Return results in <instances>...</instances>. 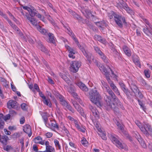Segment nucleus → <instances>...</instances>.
<instances>
[{"label": "nucleus", "mask_w": 152, "mask_h": 152, "mask_svg": "<svg viewBox=\"0 0 152 152\" xmlns=\"http://www.w3.org/2000/svg\"><path fill=\"white\" fill-rule=\"evenodd\" d=\"M123 50L125 54L129 57L131 56V52L129 48L126 46H124L123 48Z\"/></svg>", "instance_id": "25"}, {"label": "nucleus", "mask_w": 152, "mask_h": 152, "mask_svg": "<svg viewBox=\"0 0 152 152\" xmlns=\"http://www.w3.org/2000/svg\"><path fill=\"white\" fill-rule=\"evenodd\" d=\"M109 46L111 50L114 53H115L117 55H118V54L116 50H115L114 45L113 44L111 43L109 45Z\"/></svg>", "instance_id": "37"}, {"label": "nucleus", "mask_w": 152, "mask_h": 152, "mask_svg": "<svg viewBox=\"0 0 152 152\" xmlns=\"http://www.w3.org/2000/svg\"><path fill=\"white\" fill-rule=\"evenodd\" d=\"M73 104L77 111L82 116H83L84 115V111L80 105L77 103L76 102H73Z\"/></svg>", "instance_id": "10"}, {"label": "nucleus", "mask_w": 152, "mask_h": 152, "mask_svg": "<svg viewBox=\"0 0 152 152\" xmlns=\"http://www.w3.org/2000/svg\"><path fill=\"white\" fill-rule=\"evenodd\" d=\"M80 89L83 91H87L88 90V88L83 83V85H82L81 88H80Z\"/></svg>", "instance_id": "51"}, {"label": "nucleus", "mask_w": 152, "mask_h": 152, "mask_svg": "<svg viewBox=\"0 0 152 152\" xmlns=\"http://www.w3.org/2000/svg\"><path fill=\"white\" fill-rule=\"evenodd\" d=\"M74 17L75 18H76V19L78 20L79 22L85 23L87 22L86 20H84L81 16L77 14L75 15Z\"/></svg>", "instance_id": "23"}, {"label": "nucleus", "mask_w": 152, "mask_h": 152, "mask_svg": "<svg viewBox=\"0 0 152 152\" xmlns=\"http://www.w3.org/2000/svg\"><path fill=\"white\" fill-rule=\"evenodd\" d=\"M114 18L115 22L118 26L120 28H122L123 25L127 26V23L126 22V19L124 16L117 14L114 15Z\"/></svg>", "instance_id": "3"}, {"label": "nucleus", "mask_w": 152, "mask_h": 152, "mask_svg": "<svg viewBox=\"0 0 152 152\" xmlns=\"http://www.w3.org/2000/svg\"><path fill=\"white\" fill-rule=\"evenodd\" d=\"M40 114L42 116L45 124H46V122L48 120V113L47 112H40Z\"/></svg>", "instance_id": "26"}, {"label": "nucleus", "mask_w": 152, "mask_h": 152, "mask_svg": "<svg viewBox=\"0 0 152 152\" xmlns=\"http://www.w3.org/2000/svg\"><path fill=\"white\" fill-rule=\"evenodd\" d=\"M69 85L70 86L68 87L67 91L70 94L73 93L76 91L75 87L71 83H70V84Z\"/></svg>", "instance_id": "27"}, {"label": "nucleus", "mask_w": 152, "mask_h": 152, "mask_svg": "<svg viewBox=\"0 0 152 152\" xmlns=\"http://www.w3.org/2000/svg\"><path fill=\"white\" fill-rule=\"evenodd\" d=\"M37 29L42 34L46 35L48 33V30L44 29L41 26L38 25L37 27Z\"/></svg>", "instance_id": "20"}, {"label": "nucleus", "mask_w": 152, "mask_h": 152, "mask_svg": "<svg viewBox=\"0 0 152 152\" xmlns=\"http://www.w3.org/2000/svg\"><path fill=\"white\" fill-rule=\"evenodd\" d=\"M54 142L56 146V147H58L59 150H61V146L59 144V142L58 140L56 139H55L54 140Z\"/></svg>", "instance_id": "43"}, {"label": "nucleus", "mask_w": 152, "mask_h": 152, "mask_svg": "<svg viewBox=\"0 0 152 152\" xmlns=\"http://www.w3.org/2000/svg\"><path fill=\"white\" fill-rule=\"evenodd\" d=\"M55 149L54 148L51 146H47L46 147V152H52L55 151Z\"/></svg>", "instance_id": "35"}, {"label": "nucleus", "mask_w": 152, "mask_h": 152, "mask_svg": "<svg viewBox=\"0 0 152 152\" xmlns=\"http://www.w3.org/2000/svg\"><path fill=\"white\" fill-rule=\"evenodd\" d=\"M49 37L48 42L50 43H52L54 45H56L55 37L53 34L51 33H49L47 35Z\"/></svg>", "instance_id": "16"}, {"label": "nucleus", "mask_w": 152, "mask_h": 152, "mask_svg": "<svg viewBox=\"0 0 152 152\" xmlns=\"http://www.w3.org/2000/svg\"><path fill=\"white\" fill-rule=\"evenodd\" d=\"M138 93V97H137L139 99H142L143 95L142 93L139 90V91L137 92Z\"/></svg>", "instance_id": "54"}, {"label": "nucleus", "mask_w": 152, "mask_h": 152, "mask_svg": "<svg viewBox=\"0 0 152 152\" xmlns=\"http://www.w3.org/2000/svg\"><path fill=\"white\" fill-rule=\"evenodd\" d=\"M108 82L110 84V87L111 88V89H112L116 94L118 95H120V92L118 88L113 83L111 80L108 81Z\"/></svg>", "instance_id": "9"}, {"label": "nucleus", "mask_w": 152, "mask_h": 152, "mask_svg": "<svg viewBox=\"0 0 152 152\" xmlns=\"http://www.w3.org/2000/svg\"><path fill=\"white\" fill-rule=\"evenodd\" d=\"M77 45L79 48L80 50L83 53V54H86V51L85 50V47L84 46L81 45L79 44Z\"/></svg>", "instance_id": "40"}, {"label": "nucleus", "mask_w": 152, "mask_h": 152, "mask_svg": "<svg viewBox=\"0 0 152 152\" xmlns=\"http://www.w3.org/2000/svg\"><path fill=\"white\" fill-rule=\"evenodd\" d=\"M23 130L24 132L28 134L29 137H30L32 135V132L30 126L28 124L25 125L23 127Z\"/></svg>", "instance_id": "11"}, {"label": "nucleus", "mask_w": 152, "mask_h": 152, "mask_svg": "<svg viewBox=\"0 0 152 152\" xmlns=\"http://www.w3.org/2000/svg\"><path fill=\"white\" fill-rule=\"evenodd\" d=\"M116 125L121 131H122L123 130L124 128L122 125L118 122H117Z\"/></svg>", "instance_id": "59"}, {"label": "nucleus", "mask_w": 152, "mask_h": 152, "mask_svg": "<svg viewBox=\"0 0 152 152\" xmlns=\"http://www.w3.org/2000/svg\"><path fill=\"white\" fill-rule=\"evenodd\" d=\"M130 87L131 89L134 94L137 93L139 90L138 87H137L136 85L134 84L131 83L130 85Z\"/></svg>", "instance_id": "24"}, {"label": "nucleus", "mask_w": 152, "mask_h": 152, "mask_svg": "<svg viewBox=\"0 0 152 152\" xmlns=\"http://www.w3.org/2000/svg\"><path fill=\"white\" fill-rule=\"evenodd\" d=\"M30 7H31L29 11H28L31 17L36 16L39 18H41V15L39 13H37L38 11L32 6H30Z\"/></svg>", "instance_id": "7"}, {"label": "nucleus", "mask_w": 152, "mask_h": 152, "mask_svg": "<svg viewBox=\"0 0 152 152\" xmlns=\"http://www.w3.org/2000/svg\"><path fill=\"white\" fill-rule=\"evenodd\" d=\"M67 30L68 31L69 33H68V34L71 36V37L73 39L74 37H75V35L74 33L72 32V31H70L68 28L67 29Z\"/></svg>", "instance_id": "58"}, {"label": "nucleus", "mask_w": 152, "mask_h": 152, "mask_svg": "<svg viewBox=\"0 0 152 152\" xmlns=\"http://www.w3.org/2000/svg\"><path fill=\"white\" fill-rule=\"evenodd\" d=\"M121 131L123 132V134L124 135L125 137L128 138L130 141H132V138L129 135L127 132L126 131H124V129Z\"/></svg>", "instance_id": "39"}, {"label": "nucleus", "mask_w": 152, "mask_h": 152, "mask_svg": "<svg viewBox=\"0 0 152 152\" xmlns=\"http://www.w3.org/2000/svg\"><path fill=\"white\" fill-rule=\"evenodd\" d=\"M141 130L146 137H148L150 135L152 136V128L149 124L144 122Z\"/></svg>", "instance_id": "5"}, {"label": "nucleus", "mask_w": 152, "mask_h": 152, "mask_svg": "<svg viewBox=\"0 0 152 152\" xmlns=\"http://www.w3.org/2000/svg\"><path fill=\"white\" fill-rule=\"evenodd\" d=\"M125 0H120L119 2L120 4L122 6V7H124V6L126 5L127 4L124 1Z\"/></svg>", "instance_id": "57"}, {"label": "nucleus", "mask_w": 152, "mask_h": 152, "mask_svg": "<svg viewBox=\"0 0 152 152\" xmlns=\"http://www.w3.org/2000/svg\"><path fill=\"white\" fill-rule=\"evenodd\" d=\"M107 92L110 96L105 94L104 97L105 102L104 107L107 109H112L115 113H118L119 110L118 108L116 107L115 104L112 101V98L113 101H118V98L115 96L112 90L110 88L106 90Z\"/></svg>", "instance_id": "1"}, {"label": "nucleus", "mask_w": 152, "mask_h": 152, "mask_svg": "<svg viewBox=\"0 0 152 152\" xmlns=\"http://www.w3.org/2000/svg\"><path fill=\"white\" fill-rule=\"evenodd\" d=\"M51 129L53 130L55 129H59V126L55 120L51 121Z\"/></svg>", "instance_id": "21"}, {"label": "nucleus", "mask_w": 152, "mask_h": 152, "mask_svg": "<svg viewBox=\"0 0 152 152\" xmlns=\"http://www.w3.org/2000/svg\"><path fill=\"white\" fill-rule=\"evenodd\" d=\"M142 19L145 22L146 24L148 25V27L150 28H152V26L151 23L148 21L144 17H142Z\"/></svg>", "instance_id": "48"}, {"label": "nucleus", "mask_w": 152, "mask_h": 152, "mask_svg": "<svg viewBox=\"0 0 152 152\" xmlns=\"http://www.w3.org/2000/svg\"><path fill=\"white\" fill-rule=\"evenodd\" d=\"M126 11L129 13L132 14L133 12V11L131 8H130L126 4L123 7Z\"/></svg>", "instance_id": "34"}, {"label": "nucleus", "mask_w": 152, "mask_h": 152, "mask_svg": "<svg viewBox=\"0 0 152 152\" xmlns=\"http://www.w3.org/2000/svg\"><path fill=\"white\" fill-rule=\"evenodd\" d=\"M43 102L46 105L49 106L50 107H52V103L50 102V100L49 99H43Z\"/></svg>", "instance_id": "30"}, {"label": "nucleus", "mask_w": 152, "mask_h": 152, "mask_svg": "<svg viewBox=\"0 0 152 152\" xmlns=\"http://www.w3.org/2000/svg\"><path fill=\"white\" fill-rule=\"evenodd\" d=\"M10 114H7L5 116H4V120L5 121H6L8 120H9L10 119Z\"/></svg>", "instance_id": "62"}, {"label": "nucleus", "mask_w": 152, "mask_h": 152, "mask_svg": "<svg viewBox=\"0 0 152 152\" xmlns=\"http://www.w3.org/2000/svg\"><path fill=\"white\" fill-rule=\"evenodd\" d=\"M65 107L67 109L71 111L72 113H74V110L72 109V107L68 103Z\"/></svg>", "instance_id": "42"}, {"label": "nucleus", "mask_w": 152, "mask_h": 152, "mask_svg": "<svg viewBox=\"0 0 152 152\" xmlns=\"http://www.w3.org/2000/svg\"><path fill=\"white\" fill-rule=\"evenodd\" d=\"M119 84L120 86V87L122 91H124V89L126 88V86L123 82H119Z\"/></svg>", "instance_id": "45"}, {"label": "nucleus", "mask_w": 152, "mask_h": 152, "mask_svg": "<svg viewBox=\"0 0 152 152\" xmlns=\"http://www.w3.org/2000/svg\"><path fill=\"white\" fill-rule=\"evenodd\" d=\"M134 134L135 137H136V138L137 139L138 141H139V140H141V139H142L140 135L138 133H135Z\"/></svg>", "instance_id": "53"}, {"label": "nucleus", "mask_w": 152, "mask_h": 152, "mask_svg": "<svg viewBox=\"0 0 152 152\" xmlns=\"http://www.w3.org/2000/svg\"><path fill=\"white\" fill-rule=\"evenodd\" d=\"M61 104L63 106H65L66 104L68 103V102L65 100H63L61 101L60 102Z\"/></svg>", "instance_id": "64"}, {"label": "nucleus", "mask_w": 152, "mask_h": 152, "mask_svg": "<svg viewBox=\"0 0 152 152\" xmlns=\"http://www.w3.org/2000/svg\"><path fill=\"white\" fill-rule=\"evenodd\" d=\"M89 97L91 101L97 107L102 106L101 96L96 88L90 91Z\"/></svg>", "instance_id": "2"}, {"label": "nucleus", "mask_w": 152, "mask_h": 152, "mask_svg": "<svg viewBox=\"0 0 152 152\" xmlns=\"http://www.w3.org/2000/svg\"><path fill=\"white\" fill-rule=\"evenodd\" d=\"M94 49L95 50L96 52L99 55L102 52L100 50V48L97 46H94Z\"/></svg>", "instance_id": "49"}, {"label": "nucleus", "mask_w": 152, "mask_h": 152, "mask_svg": "<svg viewBox=\"0 0 152 152\" xmlns=\"http://www.w3.org/2000/svg\"><path fill=\"white\" fill-rule=\"evenodd\" d=\"M89 108L96 119L97 120L99 119L100 118L99 113L96 108L93 107L91 104L89 105Z\"/></svg>", "instance_id": "8"}, {"label": "nucleus", "mask_w": 152, "mask_h": 152, "mask_svg": "<svg viewBox=\"0 0 152 152\" xmlns=\"http://www.w3.org/2000/svg\"><path fill=\"white\" fill-rule=\"evenodd\" d=\"M103 72L104 73V75L105 76L107 81L110 80H111L109 76V75H110L109 72H108L107 69L105 68V69H104V70L103 71Z\"/></svg>", "instance_id": "31"}, {"label": "nucleus", "mask_w": 152, "mask_h": 152, "mask_svg": "<svg viewBox=\"0 0 152 152\" xmlns=\"http://www.w3.org/2000/svg\"><path fill=\"white\" fill-rule=\"evenodd\" d=\"M136 99H137L139 105L140 106V107L144 111H145L146 110L145 107L144 106V104H143L142 102L137 97L136 98Z\"/></svg>", "instance_id": "33"}, {"label": "nucleus", "mask_w": 152, "mask_h": 152, "mask_svg": "<svg viewBox=\"0 0 152 152\" xmlns=\"http://www.w3.org/2000/svg\"><path fill=\"white\" fill-rule=\"evenodd\" d=\"M81 142L82 144L85 146L87 145V144L88 142L86 139L84 137L83 139L81 141Z\"/></svg>", "instance_id": "50"}, {"label": "nucleus", "mask_w": 152, "mask_h": 152, "mask_svg": "<svg viewBox=\"0 0 152 152\" xmlns=\"http://www.w3.org/2000/svg\"><path fill=\"white\" fill-rule=\"evenodd\" d=\"M109 137L112 142L115 144V145L119 148L121 149L125 148L126 145L122 144L119 141L118 137L113 133H111L109 135Z\"/></svg>", "instance_id": "4"}, {"label": "nucleus", "mask_w": 152, "mask_h": 152, "mask_svg": "<svg viewBox=\"0 0 152 152\" xmlns=\"http://www.w3.org/2000/svg\"><path fill=\"white\" fill-rule=\"evenodd\" d=\"M59 75L68 85L70 84V83H71V81L65 74L62 73H60Z\"/></svg>", "instance_id": "19"}, {"label": "nucleus", "mask_w": 152, "mask_h": 152, "mask_svg": "<svg viewBox=\"0 0 152 152\" xmlns=\"http://www.w3.org/2000/svg\"><path fill=\"white\" fill-rule=\"evenodd\" d=\"M117 104V106L120 107L122 110H124L125 109V108L122 104L121 102H120L118 99V101H114Z\"/></svg>", "instance_id": "36"}, {"label": "nucleus", "mask_w": 152, "mask_h": 152, "mask_svg": "<svg viewBox=\"0 0 152 152\" xmlns=\"http://www.w3.org/2000/svg\"><path fill=\"white\" fill-rule=\"evenodd\" d=\"M26 104L25 103H23L21 105V108L24 110H26Z\"/></svg>", "instance_id": "61"}, {"label": "nucleus", "mask_w": 152, "mask_h": 152, "mask_svg": "<svg viewBox=\"0 0 152 152\" xmlns=\"http://www.w3.org/2000/svg\"><path fill=\"white\" fill-rule=\"evenodd\" d=\"M99 55L101 56V58L105 63H107L108 62L107 58L106 56L102 52Z\"/></svg>", "instance_id": "32"}, {"label": "nucleus", "mask_w": 152, "mask_h": 152, "mask_svg": "<svg viewBox=\"0 0 152 152\" xmlns=\"http://www.w3.org/2000/svg\"><path fill=\"white\" fill-rule=\"evenodd\" d=\"M80 66V62L78 61H72L71 63L70 70L73 72L76 73L78 71V69Z\"/></svg>", "instance_id": "6"}, {"label": "nucleus", "mask_w": 152, "mask_h": 152, "mask_svg": "<svg viewBox=\"0 0 152 152\" xmlns=\"http://www.w3.org/2000/svg\"><path fill=\"white\" fill-rule=\"evenodd\" d=\"M100 136L102 137V139L104 140H106L107 139L106 137L105 134L103 133V132H101L100 134H99Z\"/></svg>", "instance_id": "55"}, {"label": "nucleus", "mask_w": 152, "mask_h": 152, "mask_svg": "<svg viewBox=\"0 0 152 152\" xmlns=\"http://www.w3.org/2000/svg\"><path fill=\"white\" fill-rule=\"evenodd\" d=\"M26 16L27 19L30 21L32 25L35 26H37V22L35 19L34 18L30 17L28 14H26Z\"/></svg>", "instance_id": "14"}, {"label": "nucleus", "mask_w": 152, "mask_h": 152, "mask_svg": "<svg viewBox=\"0 0 152 152\" xmlns=\"http://www.w3.org/2000/svg\"><path fill=\"white\" fill-rule=\"evenodd\" d=\"M17 102L14 100H10L7 103V107L10 109L11 108H15L16 106Z\"/></svg>", "instance_id": "13"}, {"label": "nucleus", "mask_w": 152, "mask_h": 152, "mask_svg": "<svg viewBox=\"0 0 152 152\" xmlns=\"http://www.w3.org/2000/svg\"><path fill=\"white\" fill-rule=\"evenodd\" d=\"M101 83L103 86L105 88L106 90L110 88L107 84L103 80L101 81Z\"/></svg>", "instance_id": "47"}, {"label": "nucleus", "mask_w": 152, "mask_h": 152, "mask_svg": "<svg viewBox=\"0 0 152 152\" xmlns=\"http://www.w3.org/2000/svg\"><path fill=\"white\" fill-rule=\"evenodd\" d=\"M38 47L42 52H44L46 55L50 56V54H49V52L48 49L43 45L41 42H39L38 43Z\"/></svg>", "instance_id": "12"}, {"label": "nucleus", "mask_w": 152, "mask_h": 152, "mask_svg": "<svg viewBox=\"0 0 152 152\" xmlns=\"http://www.w3.org/2000/svg\"><path fill=\"white\" fill-rule=\"evenodd\" d=\"M138 142L141 145L143 148H146L147 145L142 139H141V140L140 139V140H139Z\"/></svg>", "instance_id": "38"}, {"label": "nucleus", "mask_w": 152, "mask_h": 152, "mask_svg": "<svg viewBox=\"0 0 152 152\" xmlns=\"http://www.w3.org/2000/svg\"><path fill=\"white\" fill-rule=\"evenodd\" d=\"M144 73L145 76L147 78H149L150 77V73L148 69H145L144 71Z\"/></svg>", "instance_id": "44"}, {"label": "nucleus", "mask_w": 152, "mask_h": 152, "mask_svg": "<svg viewBox=\"0 0 152 152\" xmlns=\"http://www.w3.org/2000/svg\"><path fill=\"white\" fill-rule=\"evenodd\" d=\"M5 19L8 21V23L11 27L15 29V31H19V28L15 24L12 23V21L9 19L8 17H7Z\"/></svg>", "instance_id": "18"}, {"label": "nucleus", "mask_w": 152, "mask_h": 152, "mask_svg": "<svg viewBox=\"0 0 152 152\" xmlns=\"http://www.w3.org/2000/svg\"><path fill=\"white\" fill-rule=\"evenodd\" d=\"M123 91L126 95L127 98L129 99H130L131 98V96H132V95L130 91L126 88L124 89V91Z\"/></svg>", "instance_id": "29"}, {"label": "nucleus", "mask_w": 152, "mask_h": 152, "mask_svg": "<svg viewBox=\"0 0 152 152\" xmlns=\"http://www.w3.org/2000/svg\"><path fill=\"white\" fill-rule=\"evenodd\" d=\"M141 83L142 85L143 86L145 87H148L149 86V85L147 83L145 80L143 79L141 80Z\"/></svg>", "instance_id": "56"}, {"label": "nucleus", "mask_w": 152, "mask_h": 152, "mask_svg": "<svg viewBox=\"0 0 152 152\" xmlns=\"http://www.w3.org/2000/svg\"><path fill=\"white\" fill-rule=\"evenodd\" d=\"M8 82L7 81L4 83H2V84L6 88H8L9 86V85H8Z\"/></svg>", "instance_id": "63"}, {"label": "nucleus", "mask_w": 152, "mask_h": 152, "mask_svg": "<svg viewBox=\"0 0 152 152\" xmlns=\"http://www.w3.org/2000/svg\"><path fill=\"white\" fill-rule=\"evenodd\" d=\"M133 60L134 64L140 68H141V65L139 61V58L137 56H134L133 57Z\"/></svg>", "instance_id": "22"}, {"label": "nucleus", "mask_w": 152, "mask_h": 152, "mask_svg": "<svg viewBox=\"0 0 152 152\" xmlns=\"http://www.w3.org/2000/svg\"><path fill=\"white\" fill-rule=\"evenodd\" d=\"M9 140V138L6 135L1 136L0 137V142L4 145H6L7 144V141Z\"/></svg>", "instance_id": "15"}, {"label": "nucleus", "mask_w": 152, "mask_h": 152, "mask_svg": "<svg viewBox=\"0 0 152 152\" xmlns=\"http://www.w3.org/2000/svg\"><path fill=\"white\" fill-rule=\"evenodd\" d=\"M146 28H143V30L145 34L147 35H149L150 33L152 35V28H150L146 26Z\"/></svg>", "instance_id": "28"}, {"label": "nucleus", "mask_w": 152, "mask_h": 152, "mask_svg": "<svg viewBox=\"0 0 152 152\" xmlns=\"http://www.w3.org/2000/svg\"><path fill=\"white\" fill-rule=\"evenodd\" d=\"M42 138L40 136H37L36 137L34 140V141L36 143H39L40 142V141L42 140Z\"/></svg>", "instance_id": "46"}, {"label": "nucleus", "mask_w": 152, "mask_h": 152, "mask_svg": "<svg viewBox=\"0 0 152 152\" xmlns=\"http://www.w3.org/2000/svg\"><path fill=\"white\" fill-rule=\"evenodd\" d=\"M96 25L99 27H100L102 28V29H103L102 28V26H103V24H104V22L103 21L101 22H95Z\"/></svg>", "instance_id": "41"}, {"label": "nucleus", "mask_w": 152, "mask_h": 152, "mask_svg": "<svg viewBox=\"0 0 152 152\" xmlns=\"http://www.w3.org/2000/svg\"><path fill=\"white\" fill-rule=\"evenodd\" d=\"M66 47L68 50V51L69 52V56L70 58H72L73 59L75 58V57L73 55L75 54V53L74 52L73 49L68 45L67 46H66Z\"/></svg>", "instance_id": "17"}, {"label": "nucleus", "mask_w": 152, "mask_h": 152, "mask_svg": "<svg viewBox=\"0 0 152 152\" xmlns=\"http://www.w3.org/2000/svg\"><path fill=\"white\" fill-rule=\"evenodd\" d=\"M4 122L3 120H0V129H3L4 128Z\"/></svg>", "instance_id": "60"}, {"label": "nucleus", "mask_w": 152, "mask_h": 152, "mask_svg": "<svg viewBox=\"0 0 152 152\" xmlns=\"http://www.w3.org/2000/svg\"><path fill=\"white\" fill-rule=\"evenodd\" d=\"M86 57L89 63H91V56H90L88 55L87 52H86V54H83Z\"/></svg>", "instance_id": "52"}]
</instances>
